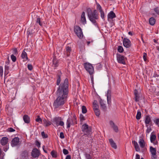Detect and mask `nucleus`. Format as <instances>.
<instances>
[{
    "instance_id": "c756f323",
    "label": "nucleus",
    "mask_w": 159,
    "mask_h": 159,
    "mask_svg": "<svg viewBox=\"0 0 159 159\" xmlns=\"http://www.w3.org/2000/svg\"><path fill=\"white\" fill-rule=\"evenodd\" d=\"M89 12H90L91 14L92 15V16L93 17H94V16L96 15L97 16V17H98V14L96 13V12H95V11H88V15L89 17Z\"/></svg>"
},
{
    "instance_id": "c85d7f7f",
    "label": "nucleus",
    "mask_w": 159,
    "mask_h": 159,
    "mask_svg": "<svg viewBox=\"0 0 159 159\" xmlns=\"http://www.w3.org/2000/svg\"><path fill=\"white\" fill-rule=\"evenodd\" d=\"M156 136L155 134H153V132L151 134L150 136V141L151 142L153 143L156 139Z\"/></svg>"
},
{
    "instance_id": "bb28decb",
    "label": "nucleus",
    "mask_w": 159,
    "mask_h": 159,
    "mask_svg": "<svg viewBox=\"0 0 159 159\" xmlns=\"http://www.w3.org/2000/svg\"><path fill=\"white\" fill-rule=\"evenodd\" d=\"M93 110H95L99 109V106L98 104L97 101L96 100H94L93 102Z\"/></svg>"
},
{
    "instance_id": "864d4df0",
    "label": "nucleus",
    "mask_w": 159,
    "mask_h": 159,
    "mask_svg": "<svg viewBox=\"0 0 159 159\" xmlns=\"http://www.w3.org/2000/svg\"><path fill=\"white\" fill-rule=\"evenodd\" d=\"M60 137L61 139H63L64 138V134L63 132H61L60 135Z\"/></svg>"
},
{
    "instance_id": "f257e3e1",
    "label": "nucleus",
    "mask_w": 159,
    "mask_h": 159,
    "mask_svg": "<svg viewBox=\"0 0 159 159\" xmlns=\"http://www.w3.org/2000/svg\"><path fill=\"white\" fill-rule=\"evenodd\" d=\"M68 80L66 79L64 82L60 84L57 90V98L53 105L55 108H57L63 105L66 102L68 92Z\"/></svg>"
},
{
    "instance_id": "680f3d73",
    "label": "nucleus",
    "mask_w": 159,
    "mask_h": 159,
    "mask_svg": "<svg viewBox=\"0 0 159 159\" xmlns=\"http://www.w3.org/2000/svg\"><path fill=\"white\" fill-rule=\"evenodd\" d=\"M134 95H135V96H136V95H137L138 94H139L138 93V91H137V90L136 89H135L134 90Z\"/></svg>"
},
{
    "instance_id": "774afa93",
    "label": "nucleus",
    "mask_w": 159,
    "mask_h": 159,
    "mask_svg": "<svg viewBox=\"0 0 159 159\" xmlns=\"http://www.w3.org/2000/svg\"><path fill=\"white\" fill-rule=\"evenodd\" d=\"M90 78L91 79V80L92 83H93V76L92 75H91L90 76Z\"/></svg>"
},
{
    "instance_id": "39448f33",
    "label": "nucleus",
    "mask_w": 159,
    "mask_h": 159,
    "mask_svg": "<svg viewBox=\"0 0 159 159\" xmlns=\"http://www.w3.org/2000/svg\"><path fill=\"white\" fill-rule=\"evenodd\" d=\"M53 125H56L57 126L60 125L63 126L64 125V122L61 120V117H57L54 118L53 120Z\"/></svg>"
},
{
    "instance_id": "6e6d98bb",
    "label": "nucleus",
    "mask_w": 159,
    "mask_h": 159,
    "mask_svg": "<svg viewBox=\"0 0 159 159\" xmlns=\"http://www.w3.org/2000/svg\"><path fill=\"white\" fill-rule=\"evenodd\" d=\"M13 54H14L15 55H16L17 54V50L16 49V48H14L13 49Z\"/></svg>"
},
{
    "instance_id": "2eb2a0df",
    "label": "nucleus",
    "mask_w": 159,
    "mask_h": 159,
    "mask_svg": "<svg viewBox=\"0 0 159 159\" xmlns=\"http://www.w3.org/2000/svg\"><path fill=\"white\" fill-rule=\"evenodd\" d=\"M111 91L110 90H108L107 94V103L108 104H110L111 103Z\"/></svg>"
},
{
    "instance_id": "412c9836",
    "label": "nucleus",
    "mask_w": 159,
    "mask_h": 159,
    "mask_svg": "<svg viewBox=\"0 0 159 159\" xmlns=\"http://www.w3.org/2000/svg\"><path fill=\"white\" fill-rule=\"evenodd\" d=\"M110 124L114 130L116 132H118V127L116 125H115L114 122L112 121H110Z\"/></svg>"
},
{
    "instance_id": "4d7b16f0",
    "label": "nucleus",
    "mask_w": 159,
    "mask_h": 159,
    "mask_svg": "<svg viewBox=\"0 0 159 159\" xmlns=\"http://www.w3.org/2000/svg\"><path fill=\"white\" fill-rule=\"evenodd\" d=\"M80 119L81 121H83L84 120V118L83 115H80Z\"/></svg>"
},
{
    "instance_id": "f704fd0d",
    "label": "nucleus",
    "mask_w": 159,
    "mask_h": 159,
    "mask_svg": "<svg viewBox=\"0 0 159 159\" xmlns=\"http://www.w3.org/2000/svg\"><path fill=\"white\" fill-rule=\"evenodd\" d=\"M51 154L53 157L56 158L57 157V152L54 151H52L51 152Z\"/></svg>"
},
{
    "instance_id": "aec40b11",
    "label": "nucleus",
    "mask_w": 159,
    "mask_h": 159,
    "mask_svg": "<svg viewBox=\"0 0 159 159\" xmlns=\"http://www.w3.org/2000/svg\"><path fill=\"white\" fill-rule=\"evenodd\" d=\"M139 143L141 148H143L145 146L146 143L143 139H139Z\"/></svg>"
},
{
    "instance_id": "1a4fd4ad",
    "label": "nucleus",
    "mask_w": 159,
    "mask_h": 159,
    "mask_svg": "<svg viewBox=\"0 0 159 159\" xmlns=\"http://www.w3.org/2000/svg\"><path fill=\"white\" fill-rule=\"evenodd\" d=\"M117 59L119 63L123 64H125V58L123 56L120 54H117Z\"/></svg>"
},
{
    "instance_id": "393cba45",
    "label": "nucleus",
    "mask_w": 159,
    "mask_h": 159,
    "mask_svg": "<svg viewBox=\"0 0 159 159\" xmlns=\"http://www.w3.org/2000/svg\"><path fill=\"white\" fill-rule=\"evenodd\" d=\"M81 21L82 23L84 24L86 23V20L85 17V13L83 12L81 16Z\"/></svg>"
},
{
    "instance_id": "e433bc0d",
    "label": "nucleus",
    "mask_w": 159,
    "mask_h": 159,
    "mask_svg": "<svg viewBox=\"0 0 159 159\" xmlns=\"http://www.w3.org/2000/svg\"><path fill=\"white\" fill-rule=\"evenodd\" d=\"M141 112L139 111H138L136 116V118L137 120L140 119L141 117Z\"/></svg>"
},
{
    "instance_id": "052dcab7",
    "label": "nucleus",
    "mask_w": 159,
    "mask_h": 159,
    "mask_svg": "<svg viewBox=\"0 0 159 159\" xmlns=\"http://www.w3.org/2000/svg\"><path fill=\"white\" fill-rule=\"evenodd\" d=\"M9 70H5V76H6L9 73Z\"/></svg>"
},
{
    "instance_id": "a18cd8bd",
    "label": "nucleus",
    "mask_w": 159,
    "mask_h": 159,
    "mask_svg": "<svg viewBox=\"0 0 159 159\" xmlns=\"http://www.w3.org/2000/svg\"><path fill=\"white\" fill-rule=\"evenodd\" d=\"M41 135L43 138H45L47 137V135L45 134L44 132L43 131L41 133Z\"/></svg>"
},
{
    "instance_id": "a878e982",
    "label": "nucleus",
    "mask_w": 159,
    "mask_h": 159,
    "mask_svg": "<svg viewBox=\"0 0 159 159\" xmlns=\"http://www.w3.org/2000/svg\"><path fill=\"white\" fill-rule=\"evenodd\" d=\"M23 119L25 123H28L30 121V118L27 115H25L23 116Z\"/></svg>"
},
{
    "instance_id": "6e6552de",
    "label": "nucleus",
    "mask_w": 159,
    "mask_h": 159,
    "mask_svg": "<svg viewBox=\"0 0 159 159\" xmlns=\"http://www.w3.org/2000/svg\"><path fill=\"white\" fill-rule=\"evenodd\" d=\"M131 42L130 40L127 38H124L123 40V44L126 48H129L131 45Z\"/></svg>"
},
{
    "instance_id": "79ce46f5",
    "label": "nucleus",
    "mask_w": 159,
    "mask_h": 159,
    "mask_svg": "<svg viewBox=\"0 0 159 159\" xmlns=\"http://www.w3.org/2000/svg\"><path fill=\"white\" fill-rule=\"evenodd\" d=\"M3 74V69L2 66H0V75L2 76Z\"/></svg>"
},
{
    "instance_id": "9d476101",
    "label": "nucleus",
    "mask_w": 159,
    "mask_h": 159,
    "mask_svg": "<svg viewBox=\"0 0 159 159\" xmlns=\"http://www.w3.org/2000/svg\"><path fill=\"white\" fill-rule=\"evenodd\" d=\"M39 152L37 148L34 149L31 152V155L34 158L38 157L39 155Z\"/></svg>"
},
{
    "instance_id": "5701e85b",
    "label": "nucleus",
    "mask_w": 159,
    "mask_h": 159,
    "mask_svg": "<svg viewBox=\"0 0 159 159\" xmlns=\"http://www.w3.org/2000/svg\"><path fill=\"white\" fill-rule=\"evenodd\" d=\"M143 99V98L142 97V95L140 94H139L137 96L136 95L134 98L135 101L136 102H138L140 100H142Z\"/></svg>"
},
{
    "instance_id": "423d86ee",
    "label": "nucleus",
    "mask_w": 159,
    "mask_h": 159,
    "mask_svg": "<svg viewBox=\"0 0 159 159\" xmlns=\"http://www.w3.org/2000/svg\"><path fill=\"white\" fill-rule=\"evenodd\" d=\"M84 66L86 70L90 75L93 74L94 71V69L91 64L89 63H85L84 64Z\"/></svg>"
},
{
    "instance_id": "603ef678",
    "label": "nucleus",
    "mask_w": 159,
    "mask_h": 159,
    "mask_svg": "<svg viewBox=\"0 0 159 159\" xmlns=\"http://www.w3.org/2000/svg\"><path fill=\"white\" fill-rule=\"evenodd\" d=\"M36 22L37 23H39L40 25L41 26L42 25V24L40 22V18H37L36 20Z\"/></svg>"
},
{
    "instance_id": "7ed1b4c3",
    "label": "nucleus",
    "mask_w": 159,
    "mask_h": 159,
    "mask_svg": "<svg viewBox=\"0 0 159 159\" xmlns=\"http://www.w3.org/2000/svg\"><path fill=\"white\" fill-rule=\"evenodd\" d=\"M76 117L75 115H73V117L69 116L67 120L66 124L67 128H70L71 125L76 124Z\"/></svg>"
},
{
    "instance_id": "09e8293b",
    "label": "nucleus",
    "mask_w": 159,
    "mask_h": 159,
    "mask_svg": "<svg viewBox=\"0 0 159 159\" xmlns=\"http://www.w3.org/2000/svg\"><path fill=\"white\" fill-rule=\"evenodd\" d=\"M63 153L65 155H67L69 153V152H68V151L67 149H63Z\"/></svg>"
},
{
    "instance_id": "f3484780",
    "label": "nucleus",
    "mask_w": 159,
    "mask_h": 159,
    "mask_svg": "<svg viewBox=\"0 0 159 159\" xmlns=\"http://www.w3.org/2000/svg\"><path fill=\"white\" fill-rule=\"evenodd\" d=\"M28 157V152L27 151H24L21 153L20 157L18 159H26Z\"/></svg>"
},
{
    "instance_id": "e2e57ef3",
    "label": "nucleus",
    "mask_w": 159,
    "mask_h": 159,
    "mask_svg": "<svg viewBox=\"0 0 159 159\" xmlns=\"http://www.w3.org/2000/svg\"><path fill=\"white\" fill-rule=\"evenodd\" d=\"M9 70V66H8L7 65H5V70Z\"/></svg>"
},
{
    "instance_id": "a211bd4d",
    "label": "nucleus",
    "mask_w": 159,
    "mask_h": 159,
    "mask_svg": "<svg viewBox=\"0 0 159 159\" xmlns=\"http://www.w3.org/2000/svg\"><path fill=\"white\" fill-rule=\"evenodd\" d=\"M109 141L111 147L115 149H116L117 147V145L113 140L111 139H109Z\"/></svg>"
},
{
    "instance_id": "ddd939ff",
    "label": "nucleus",
    "mask_w": 159,
    "mask_h": 159,
    "mask_svg": "<svg viewBox=\"0 0 159 159\" xmlns=\"http://www.w3.org/2000/svg\"><path fill=\"white\" fill-rule=\"evenodd\" d=\"M100 107L102 110L103 111H107V107L106 104L104 103L103 101L102 100H101L100 102Z\"/></svg>"
},
{
    "instance_id": "69168bd1",
    "label": "nucleus",
    "mask_w": 159,
    "mask_h": 159,
    "mask_svg": "<svg viewBox=\"0 0 159 159\" xmlns=\"http://www.w3.org/2000/svg\"><path fill=\"white\" fill-rule=\"evenodd\" d=\"M135 159H140V156L138 154H136Z\"/></svg>"
},
{
    "instance_id": "338daca9",
    "label": "nucleus",
    "mask_w": 159,
    "mask_h": 159,
    "mask_svg": "<svg viewBox=\"0 0 159 159\" xmlns=\"http://www.w3.org/2000/svg\"><path fill=\"white\" fill-rule=\"evenodd\" d=\"M66 159H71V156L70 155H68L66 156Z\"/></svg>"
},
{
    "instance_id": "4468645a",
    "label": "nucleus",
    "mask_w": 159,
    "mask_h": 159,
    "mask_svg": "<svg viewBox=\"0 0 159 159\" xmlns=\"http://www.w3.org/2000/svg\"><path fill=\"white\" fill-rule=\"evenodd\" d=\"M92 15L89 12V19L93 23H95L96 22L95 20L97 19L98 17H97V16L96 15L94 16V17H93Z\"/></svg>"
},
{
    "instance_id": "72a5a7b5",
    "label": "nucleus",
    "mask_w": 159,
    "mask_h": 159,
    "mask_svg": "<svg viewBox=\"0 0 159 159\" xmlns=\"http://www.w3.org/2000/svg\"><path fill=\"white\" fill-rule=\"evenodd\" d=\"M71 51V48L69 47H67L66 48V51L67 55L68 56L70 55V52Z\"/></svg>"
},
{
    "instance_id": "b1692460",
    "label": "nucleus",
    "mask_w": 159,
    "mask_h": 159,
    "mask_svg": "<svg viewBox=\"0 0 159 159\" xmlns=\"http://www.w3.org/2000/svg\"><path fill=\"white\" fill-rule=\"evenodd\" d=\"M52 66L54 67H56L58 66V60L55 58H53L52 61Z\"/></svg>"
},
{
    "instance_id": "0e129e2a",
    "label": "nucleus",
    "mask_w": 159,
    "mask_h": 159,
    "mask_svg": "<svg viewBox=\"0 0 159 159\" xmlns=\"http://www.w3.org/2000/svg\"><path fill=\"white\" fill-rule=\"evenodd\" d=\"M7 59L8 61L6 62L5 64L6 65H7L8 66V65L9 64V60L8 57Z\"/></svg>"
},
{
    "instance_id": "f8f14e48",
    "label": "nucleus",
    "mask_w": 159,
    "mask_h": 159,
    "mask_svg": "<svg viewBox=\"0 0 159 159\" xmlns=\"http://www.w3.org/2000/svg\"><path fill=\"white\" fill-rule=\"evenodd\" d=\"M116 17L115 13L112 11H111L108 14L107 19L108 20H110L113 18Z\"/></svg>"
},
{
    "instance_id": "8fccbe9b",
    "label": "nucleus",
    "mask_w": 159,
    "mask_h": 159,
    "mask_svg": "<svg viewBox=\"0 0 159 159\" xmlns=\"http://www.w3.org/2000/svg\"><path fill=\"white\" fill-rule=\"evenodd\" d=\"M28 68L29 70H31L33 69V66L31 64H28Z\"/></svg>"
},
{
    "instance_id": "13d9d810",
    "label": "nucleus",
    "mask_w": 159,
    "mask_h": 159,
    "mask_svg": "<svg viewBox=\"0 0 159 159\" xmlns=\"http://www.w3.org/2000/svg\"><path fill=\"white\" fill-rule=\"evenodd\" d=\"M97 10H102L101 7L99 4H97Z\"/></svg>"
},
{
    "instance_id": "7c9ffc66",
    "label": "nucleus",
    "mask_w": 159,
    "mask_h": 159,
    "mask_svg": "<svg viewBox=\"0 0 159 159\" xmlns=\"http://www.w3.org/2000/svg\"><path fill=\"white\" fill-rule=\"evenodd\" d=\"M155 20L153 17L150 18L149 19V23L152 25H154L155 23Z\"/></svg>"
},
{
    "instance_id": "a19ab883",
    "label": "nucleus",
    "mask_w": 159,
    "mask_h": 159,
    "mask_svg": "<svg viewBox=\"0 0 159 159\" xmlns=\"http://www.w3.org/2000/svg\"><path fill=\"white\" fill-rule=\"evenodd\" d=\"M35 120L36 121L39 123L42 122V120L41 119L39 116H38L37 118L35 119Z\"/></svg>"
},
{
    "instance_id": "f03ea898",
    "label": "nucleus",
    "mask_w": 159,
    "mask_h": 159,
    "mask_svg": "<svg viewBox=\"0 0 159 159\" xmlns=\"http://www.w3.org/2000/svg\"><path fill=\"white\" fill-rule=\"evenodd\" d=\"M82 130L84 132V134L83 136L87 135V136L89 137L90 134L91 133V129L89 127L88 125L84 124L82 126L81 128Z\"/></svg>"
},
{
    "instance_id": "9b49d317",
    "label": "nucleus",
    "mask_w": 159,
    "mask_h": 159,
    "mask_svg": "<svg viewBox=\"0 0 159 159\" xmlns=\"http://www.w3.org/2000/svg\"><path fill=\"white\" fill-rule=\"evenodd\" d=\"M19 142V139L18 137L14 138L12 140L11 145L12 147L17 145Z\"/></svg>"
},
{
    "instance_id": "ea45409f",
    "label": "nucleus",
    "mask_w": 159,
    "mask_h": 159,
    "mask_svg": "<svg viewBox=\"0 0 159 159\" xmlns=\"http://www.w3.org/2000/svg\"><path fill=\"white\" fill-rule=\"evenodd\" d=\"M11 58L13 62H15L16 60V57L13 54H12L11 56Z\"/></svg>"
},
{
    "instance_id": "4be33fe9",
    "label": "nucleus",
    "mask_w": 159,
    "mask_h": 159,
    "mask_svg": "<svg viewBox=\"0 0 159 159\" xmlns=\"http://www.w3.org/2000/svg\"><path fill=\"white\" fill-rule=\"evenodd\" d=\"M132 143L134 146V148L136 151L139 152L140 151V148L138 144V143L135 141H132Z\"/></svg>"
},
{
    "instance_id": "de8ad7c7",
    "label": "nucleus",
    "mask_w": 159,
    "mask_h": 159,
    "mask_svg": "<svg viewBox=\"0 0 159 159\" xmlns=\"http://www.w3.org/2000/svg\"><path fill=\"white\" fill-rule=\"evenodd\" d=\"M154 122L159 127V118L155 120L154 121Z\"/></svg>"
},
{
    "instance_id": "0eeeda50",
    "label": "nucleus",
    "mask_w": 159,
    "mask_h": 159,
    "mask_svg": "<svg viewBox=\"0 0 159 159\" xmlns=\"http://www.w3.org/2000/svg\"><path fill=\"white\" fill-rule=\"evenodd\" d=\"M150 151L151 154V159H157L156 150V148H153L152 146H150Z\"/></svg>"
},
{
    "instance_id": "3c124183",
    "label": "nucleus",
    "mask_w": 159,
    "mask_h": 159,
    "mask_svg": "<svg viewBox=\"0 0 159 159\" xmlns=\"http://www.w3.org/2000/svg\"><path fill=\"white\" fill-rule=\"evenodd\" d=\"M147 54L145 53H144L143 55V58L145 61H146L147 60Z\"/></svg>"
},
{
    "instance_id": "cd10ccee",
    "label": "nucleus",
    "mask_w": 159,
    "mask_h": 159,
    "mask_svg": "<svg viewBox=\"0 0 159 159\" xmlns=\"http://www.w3.org/2000/svg\"><path fill=\"white\" fill-rule=\"evenodd\" d=\"M21 57L25 60L28 59L27 53L24 51H23L22 53Z\"/></svg>"
},
{
    "instance_id": "bf43d9fd",
    "label": "nucleus",
    "mask_w": 159,
    "mask_h": 159,
    "mask_svg": "<svg viewBox=\"0 0 159 159\" xmlns=\"http://www.w3.org/2000/svg\"><path fill=\"white\" fill-rule=\"evenodd\" d=\"M8 131L10 132H12L15 131V130L12 128H10L8 129Z\"/></svg>"
},
{
    "instance_id": "37998d69",
    "label": "nucleus",
    "mask_w": 159,
    "mask_h": 159,
    "mask_svg": "<svg viewBox=\"0 0 159 159\" xmlns=\"http://www.w3.org/2000/svg\"><path fill=\"white\" fill-rule=\"evenodd\" d=\"M60 76L58 75L57 76V85H59V84H60Z\"/></svg>"
},
{
    "instance_id": "49530a36",
    "label": "nucleus",
    "mask_w": 159,
    "mask_h": 159,
    "mask_svg": "<svg viewBox=\"0 0 159 159\" xmlns=\"http://www.w3.org/2000/svg\"><path fill=\"white\" fill-rule=\"evenodd\" d=\"M152 130L151 128V127H149L147 128V129L146 130V133L148 134L150 133Z\"/></svg>"
},
{
    "instance_id": "dca6fc26",
    "label": "nucleus",
    "mask_w": 159,
    "mask_h": 159,
    "mask_svg": "<svg viewBox=\"0 0 159 159\" xmlns=\"http://www.w3.org/2000/svg\"><path fill=\"white\" fill-rule=\"evenodd\" d=\"M8 139L6 137H3L1 140V143L2 145H6L8 142Z\"/></svg>"
},
{
    "instance_id": "473e14b6",
    "label": "nucleus",
    "mask_w": 159,
    "mask_h": 159,
    "mask_svg": "<svg viewBox=\"0 0 159 159\" xmlns=\"http://www.w3.org/2000/svg\"><path fill=\"white\" fill-rule=\"evenodd\" d=\"M43 121L46 126H48L51 124V122L49 121H47L46 120H43Z\"/></svg>"
},
{
    "instance_id": "6ab92c4d",
    "label": "nucleus",
    "mask_w": 159,
    "mask_h": 159,
    "mask_svg": "<svg viewBox=\"0 0 159 159\" xmlns=\"http://www.w3.org/2000/svg\"><path fill=\"white\" fill-rule=\"evenodd\" d=\"M145 122L146 124V126L147 127H148L147 125L150 124L151 123V118L149 116H146L145 119Z\"/></svg>"
},
{
    "instance_id": "c03bdc74",
    "label": "nucleus",
    "mask_w": 159,
    "mask_h": 159,
    "mask_svg": "<svg viewBox=\"0 0 159 159\" xmlns=\"http://www.w3.org/2000/svg\"><path fill=\"white\" fill-rule=\"evenodd\" d=\"M101 16L102 18L104 19V14L103 11H100Z\"/></svg>"
},
{
    "instance_id": "5fc2aeb1",
    "label": "nucleus",
    "mask_w": 159,
    "mask_h": 159,
    "mask_svg": "<svg viewBox=\"0 0 159 159\" xmlns=\"http://www.w3.org/2000/svg\"><path fill=\"white\" fill-rule=\"evenodd\" d=\"M85 157L87 159H91V156L88 154H85Z\"/></svg>"
},
{
    "instance_id": "4c0bfd02",
    "label": "nucleus",
    "mask_w": 159,
    "mask_h": 159,
    "mask_svg": "<svg viewBox=\"0 0 159 159\" xmlns=\"http://www.w3.org/2000/svg\"><path fill=\"white\" fill-rule=\"evenodd\" d=\"M117 49L118 52L120 53L124 51L123 48L120 46H119L118 47Z\"/></svg>"
},
{
    "instance_id": "c9c22d12",
    "label": "nucleus",
    "mask_w": 159,
    "mask_h": 159,
    "mask_svg": "<svg viewBox=\"0 0 159 159\" xmlns=\"http://www.w3.org/2000/svg\"><path fill=\"white\" fill-rule=\"evenodd\" d=\"M93 110L96 116H99L100 115V111L99 109L94 110Z\"/></svg>"
},
{
    "instance_id": "58836bf2",
    "label": "nucleus",
    "mask_w": 159,
    "mask_h": 159,
    "mask_svg": "<svg viewBox=\"0 0 159 159\" xmlns=\"http://www.w3.org/2000/svg\"><path fill=\"white\" fill-rule=\"evenodd\" d=\"M82 112L83 113H86L87 111V110L86 107L85 106H82Z\"/></svg>"
},
{
    "instance_id": "2f4dec72",
    "label": "nucleus",
    "mask_w": 159,
    "mask_h": 159,
    "mask_svg": "<svg viewBox=\"0 0 159 159\" xmlns=\"http://www.w3.org/2000/svg\"><path fill=\"white\" fill-rule=\"evenodd\" d=\"M159 12V11H152L151 14L152 16L156 17L158 15Z\"/></svg>"
},
{
    "instance_id": "20e7f679",
    "label": "nucleus",
    "mask_w": 159,
    "mask_h": 159,
    "mask_svg": "<svg viewBox=\"0 0 159 159\" xmlns=\"http://www.w3.org/2000/svg\"><path fill=\"white\" fill-rule=\"evenodd\" d=\"M74 32L77 36L80 39L82 38L83 34L81 28L78 26H76L74 28Z\"/></svg>"
}]
</instances>
